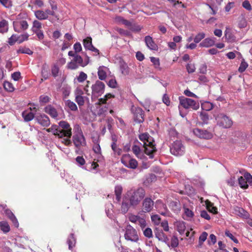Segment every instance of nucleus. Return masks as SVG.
Here are the masks:
<instances>
[{
    "mask_svg": "<svg viewBox=\"0 0 252 252\" xmlns=\"http://www.w3.org/2000/svg\"><path fill=\"white\" fill-rule=\"evenodd\" d=\"M146 194L145 189L142 188L131 189L125 195V200L129 202L130 206L135 207L144 199Z\"/></svg>",
    "mask_w": 252,
    "mask_h": 252,
    "instance_id": "nucleus-1",
    "label": "nucleus"
},
{
    "mask_svg": "<svg viewBox=\"0 0 252 252\" xmlns=\"http://www.w3.org/2000/svg\"><path fill=\"white\" fill-rule=\"evenodd\" d=\"M139 138L143 142L144 153L149 156L150 158H153L154 157V153L157 151L155 145L154 144V140L153 138L146 132L140 134L139 135Z\"/></svg>",
    "mask_w": 252,
    "mask_h": 252,
    "instance_id": "nucleus-2",
    "label": "nucleus"
},
{
    "mask_svg": "<svg viewBox=\"0 0 252 252\" xmlns=\"http://www.w3.org/2000/svg\"><path fill=\"white\" fill-rule=\"evenodd\" d=\"M21 14L18 15L15 21L13 22L14 31L18 33L22 32L27 30L29 24L26 20L21 18Z\"/></svg>",
    "mask_w": 252,
    "mask_h": 252,
    "instance_id": "nucleus-3",
    "label": "nucleus"
},
{
    "mask_svg": "<svg viewBox=\"0 0 252 252\" xmlns=\"http://www.w3.org/2000/svg\"><path fill=\"white\" fill-rule=\"evenodd\" d=\"M180 104L185 109L191 108L196 110L199 107V104L193 99L184 97H179Z\"/></svg>",
    "mask_w": 252,
    "mask_h": 252,
    "instance_id": "nucleus-4",
    "label": "nucleus"
},
{
    "mask_svg": "<svg viewBox=\"0 0 252 252\" xmlns=\"http://www.w3.org/2000/svg\"><path fill=\"white\" fill-rule=\"evenodd\" d=\"M89 63V60L86 62H84L82 58L79 55H77L74 58L67 64V68L70 69L74 70L78 68L79 66L85 67Z\"/></svg>",
    "mask_w": 252,
    "mask_h": 252,
    "instance_id": "nucleus-5",
    "label": "nucleus"
},
{
    "mask_svg": "<svg viewBox=\"0 0 252 252\" xmlns=\"http://www.w3.org/2000/svg\"><path fill=\"white\" fill-rule=\"evenodd\" d=\"M216 120L217 121V124L223 128H229L233 124L232 120L223 114L219 115L216 118Z\"/></svg>",
    "mask_w": 252,
    "mask_h": 252,
    "instance_id": "nucleus-6",
    "label": "nucleus"
},
{
    "mask_svg": "<svg viewBox=\"0 0 252 252\" xmlns=\"http://www.w3.org/2000/svg\"><path fill=\"white\" fill-rule=\"evenodd\" d=\"M122 163L126 167L135 169L138 166V162L134 159L131 158L129 154H125L121 158Z\"/></svg>",
    "mask_w": 252,
    "mask_h": 252,
    "instance_id": "nucleus-7",
    "label": "nucleus"
},
{
    "mask_svg": "<svg viewBox=\"0 0 252 252\" xmlns=\"http://www.w3.org/2000/svg\"><path fill=\"white\" fill-rule=\"evenodd\" d=\"M72 138L73 143L77 148H79L81 146H86L85 138L81 128H78L77 132L74 134Z\"/></svg>",
    "mask_w": 252,
    "mask_h": 252,
    "instance_id": "nucleus-8",
    "label": "nucleus"
},
{
    "mask_svg": "<svg viewBox=\"0 0 252 252\" xmlns=\"http://www.w3.org/2000/svg\"><path fill=\"white\" fill-rule=\"evenodd\" d=\"M105 84L100 81L97 80L92 86V94L95 97L101 95L105 90Z\"/></svg>",
    "mask_w": 252,
    "mask_h": 252,
    "instance_id": "nucleus-9",
    "label": "nucleus"
},
{
    "mask_svg": "<svg viewBox=\"0 0 252 252\" xmlns=\"http://www.w3.org/2000/svg\"><path fill=\"white\" fill-rule=\"evenodd\" d=\"M125 238L126 240L134 242H137L139 240L137 231L131 225L126 226Z\"/></svg>",
    "mask_w": 252,
    "mask_h": 252,
    "instance_id": "nucleus-10",
    "label": "nucleus"
},
{
    "mask_svg": "<svg viewBox=\"0 0 252 252\" xmlns=\"http://www.w3.org/2000/svg\"><path fill=\"white\" fill-rule=\"evenodd\" d=\"M170 150L172 155L179 156L184 154L185 148L181 141L176 140L173 142Z\"/></svg>",
    "mask_w": 252,
    "mask_h": 252,
    "instance_id": "nucleus-11",
    "label": "nucleus"
},
{
    "mask_svg": "<svg viewBox=\"0 0 252 252\" xmlns=\"http://www.w3.org/2000/svg\"><path fill=\"white\" fill-rule=\"evenodd\" d=\"M133 115L134 121L137 123H142L144 121V111L142 108L133 106L131 109Z\"/></svg>",
    "mask_w": 252,
    "mask_h": 252,
    "instance_id": "nucleus-12",
    "label": "nucleus"
},
{
    "mask_svg": "<svg viewBox=\"0 0 252 252\" xmlns=\"http://www.w3.org/2000/svg\"><path fill=\"white\" fill-rule=\"evenodd\" d=\"M154 202L151 197H147L143 199L142 203V211L144 213L151 212L154 208Z\"/></svg>",
    "mask_w": 252,
    "mask_h": 252,
    "instance_id": "nucleus-13",
    "label": "nucleus"
},
{
    "mask_svg": "<svg viewBox=\"0 0 252 252\" xmlns=\"http://www.w3.org/2000/svg\"><path fill=\"white\" fill-rule=\"evenodd\" d=\"M193 132L195 135L200 138L209 139L212 137V134L206 130L196 128L193 129Z\"/></svg>",
    "mask_w": 252,
    "mask_h": 252,
    "instance_id": "nucleus-14",
    "label": "nucleus"
},
{
    "mask_svg": "<svg viewBox=\"0 0 252 252\" xmlns=\"http://www.w3.org/2000/svg\"><path fill=\"white\" fill-rule=\"evenodd\" d=\"M37 122L43 126L47 127L50 125L49 118L45 114H40L36 118Z\"/></svg>",
    "mask_w": 252,
    "mask_h": 252,
    "instance_id": "nucleus-15",
    "label": "nucleus"
},
{
    "mask_svg": "<svg viewBox=\"0 0 252 252\" xmlns=\"http://www.w3.org/2000/svg\"><path fill=\"white\" fill-rule=\"evenodd\" d=\"M156 208L158 212L163 216H166L168 213L166 205L160 200L156 201Z\"/></svg>",
    "mask_w": 252,
    "mask_h": 252,
    "instance_id": "nucleus-16",
    "label": "nucleus"
},
{
    "mask_svg": "<svg viewBox=\"0 0 252 252\" xmlns=\"http://www.w3.org/2000/svg\"><path fill=\"white\" fill-rule=\"evenodd\" d=\"M44 112L49 115L52 118L56 119L58 117L57 109L52 105H47L44 109Z\"/></svg>",
    "mask_w": 252,
    "mask_h": 252,
    "instance_id": "nucleus-17",
    "label": "nucleus"
},
{
    "mask_svg": "<svg viewBox=\"0 0 252 252\" xmlns=\"http://www.w3.org/2000/svg\"><path fill=\"white\" fill-rule=\"evenodd\" d=\"M145 42L147 46L151 50H157L158 46L154 41L153 38L150 36H146L145 37Z\"/></svg>",
    "mask_w": 252,
    "mask_h": 252,
    "instance_id": "nucleus-18",
    "label": "nucleus"
},
{
    "mask_svg": "<svg viewBox=\"0 0 252 252\" xmlns=\"http://www.w3.org/2000/svg\"><path fill=\"white\" fill-rule=\"evenodd\" d=\"M44 12H45L47 17H48V19H49L52 23H54L55 20H58L59 19V15H57L53 10L47 9H46Z\"/></svg>",
    "mask_w": 252,
    "mask_h": 252,
    "instance_id": "nucleus-19",
    "label": "nucleus"
},
{
    "mask_svg": "<svg viewBox=\"0 0 252 252\" xmlns=\"http://www.w3.org/2000/svg\"><path fill=\"white\" fill-rule=\"evenodd\" d=\"M215 43V38H206L199 44V46L201 47H210L213 46Z\"/></svg>",
    "mask_w": 252,
    "mask_h": 252,
    "instance_id": "nucleus-20",
    "label": "nucleus"
},
{
    "mask_svg": "<svg viewBox=\"0 0 252 252\" xmlns=\"http://www.w3.org/2000/svg\"><path fill=\"white\" fill-rule=\"evenodd\" d=\"M224 36L225 37L227 42H232L235 41V37L231 32V29L228 27H226L224 32Z\"/></svg>",
    "mask_w": 252,
    "mask_h": 252,
    "instance_id": "nucleus-21",
    "label": "nucleus"
},
{
    "mask_svg": "<svg viewBox=\"0 0 252 252\" xmlns=\"http://www.w3.org/2000/svg\"><path fill=\"white\" fill-rule=\"evenodd\" d=\"M34 16L38 20H44L48 19L45 12L42 10H38L34 11Z\"/></svg>",
    "mask_w": 252,
    "mask_h": 252,
    "instance_id": "nucleus-22",
    "label": "nucleus"
},
{
    "mask_svg": "<svg viewBox=\"0 0 252 252\" xmlns=\"http://www.w3.org/2000/svg\"><path fill=\"white\" fill-rule=\"evenodd\" d=\"M120 68L122 73L124 75H127L129 72V68L126 63L122 61L120 63Z\"/></svg>",
    "mask_w": 252,
    "mask_h": 252,
    "instance_id": "nucleus-23",
    "label": "nucleus"
},
{
    "mask_svg": "<svg viewBox=\"0 0 252 252\" xmlns=\"http://www.w3.org/2000/svg\"><path fill=\"white\" fill-rule=\"evenodd\" d=\"M235 211L238 216L243 218L247 219L249 216V213L242 208L237 207Z\"/></svg>",
    "mask_w": 252,
    "mask_h": 252,
    "instance_id": "nucleus-24",
    "label": "nucleus"
},
{
    "mask_svg": "<svg viewBox=\"0 0 252 252\" xmlns=\"http://www.w3.org/2000/svg\"><path fill=\"white\" fill-rule=\"evenodd\" d=\"M132 150L137 158L140 159L143 158L144 155L138 146L135 145H133L132 147Z\"/></svg>",
    "mask_w": 252,
    "mask_h": 252,
    "instance_id": "nucleus-25",
    "label": "nucleus"
},
{
    "mask_svg": "<svg viewBox=\"0 0 252 252\" xmlns=\"http://www.w3.org/2000/svg\"><path fill=\"white\" fill-rule=\"evenodd\" d=\"M58 126L66 130V134H70V132H72L71 128L69 124L65 121H61Z\"/></svg>",
    "mask_w": 252,
    "mask_h": 252,
    "instance_id": "nucleus-26",
    "label": "nucleus"
},
{
    "mask_svg": "<svg viewBox=\"0 0 252 252\" xmlns=\"http://www.w3.org/2000/svg\"><path fill=\"white\" fill-rule=\"evenodd\" d=\"M155 232V235L159 241L166 242L168 240L167 236L162 232V230H156Z\"/></svg>",
    "mask_w": 252,
    "mask_h": 252,
    "instance_id": "nucleus-27",
    "label": "nucleus"
},
{
    "mask_svg": "<svg viewBox=\"0 0 252 252\" xmlns=\"http://www.w3.org/2000/svg\"><path fill=\"white\" fill-rule=\"evenodd\" d=\"M104 66H100L98 69L97 75L100 80H105L107 77V74Z\"/></svg>",
    "mask_w": 252,
    "mask_h": 252,
    "instance_id": "nucleus-28",
    "label": "nucleus"
},
{
    "mask_svg": "<svg viewBox=\"0 0 252 252\" xmlns=\"http://www.w3.org/2000/svg\"><path fill=\"white\" fill-rule=\"evenodd\" d=\"M67 242L68 245L69 249L72 250V249L75 246L76 243V239L74 234L71 233L69 235Z\"/></svg>",
    "mask_w": 252,
    "mask_h": 252,
    "instance_id": "nucleus-29",
    "label": "nucleus"
},
{
    "mask_svg": "<svg viewBox=\"0 0 252 252\" xmlns=\"http://www.w3.org/2000/svg\"><path fill=\"white\" fill-rule=\"evenodd\" d=\"M8 22L4 19H2L0 21V32L4 33L8 31Z\"/></svg>",
    "mask_w": 252,
    "mask_h": 252,
    "instance_id": "nucleus-30",
    "label": "nucleus"
},
{
    "mask_svg": "<svg viewBox=\"0 0 252 252\" xmlns=\"http://www.w3.org/2000/svg\"><path fill=\"white\" fill-rule=\"evenodd\" d=\"M0 228L5 233L8 232L10 230V226L6 221L0 222Z\"/></svg>",
    "mask_w": 252,
    "mask_h": 252,
    "instance_id": "nucleus-31",
    "label": "nucleus"
},
{
    "mask_svg": "<svg viewBox=\"0 0 252 252\" xmlns=\"http://www.w3.org/2000/svg\"><path fill=\"white\" fill-rule=\"evenodd\" d=\"M206 208L207 210L210 212L214 214H217L218 213L217 207L214 206L213 204L209 201V200H207L206 201Z\"/></svg>",
    "mask_w": 252,
    "mask_h": 252,
    "instance_id": "nucleus-32",
    "label": "nucleus"
},
{
    "mask_svg": "<svg viewBox=\"0 0 252 252\" xmlns=\"http://www.w3.org/2000/svg\"><path fill=\"white\" fill-rule=\"evenodd\" d=\"M42 29V23L38 20H35L32 22V31L34 32V31L41 30Z\"/></svg>",
    "mask_w": 252,
    "mask_h": 252,
    "instance_id": "nucleus-33",
    "label": "nucleus"
},
{
    "mask_svg": "<svg viewBox=\"0 0 252 252\" xmlns=\"http://www.w3.org/2000/svg\"><path fill=\"white\" fill-rule=\"evenodd\" d=\"M238 182L240 187L243 189H246L249 187L248 182L247 180H246V178L244 177V176H241L240 178H239Z\"/></svg>",
    "mask_w": 252,
    "mask_h": 252,
    "instance_id": "nucleus-34",
    "label": "nucleus"
},
{
    "mask_svg": "<svg viewBox=\"0 0 252 252\" xmlns=\"http://www.w3.org/2000/svg\"><path fill=\"white\" fill-rule=\"evenodd\" d=\"M67 131L58 126V136L59 138H62L63 137H71L72 135V132H70V134H66Z\"/></svg>",
    "mask_w": 252,
    "mask_h": 252,
    "instance_id": "nucleus-35",
    "label": "nucleus"
},
{
    "mask_svg": "<svg viewBox=\"0 0 252 252\" xmlns=\"http://www.w3.org/2000/svg\"><path fill=\"white\" fill-rule=\"evenodd\" d=\"M22 116L26 122H29L33 119L34 115L31 112L27 113L26 111H24L22 113Z\"/></svg>",
    "mask_w": 252,
    "mask_h": 252,
    "instance_id": "nucleus-36",
    "label": "nucleus"
},
{
    "mask_svg": "<svg viewBox=\"0 0 252 252\" xmlns=\"http://www.w3.org/2000/svg\"><path fill=\"white\" fill-rule=\"evenodd\" d=\"M123 191V188L121 186H117L115 188V193L116 198L118 201H120L121 198V194Z\"/></svg>",
    "mask_w": 252,
    "mask_h": 252,
    "instance_id": "nucleus-37",
    "label": "nucleus"
},
{
    "mask_svg": "<svg viewBox=\"0 0 252 252\" xmlns=\"http://www.w3.org/2000/svg\"><path fill=\"white\" fill-rule=\"evenodd\" d=\"M65 104L71 111H75L78 110L76 104L69 99L67 100Z\"/></svg>",
    "mask_w": 252,
    "mask_h": 252,
    "instance_id": "nucleus-38",
    "label": "nucleus"
},
{
    "mask_svg": "<svg viewBox=\"0 0 252 252\" xmlns=\"http://www.w3.org/2000/svg\"><path fill=\"white\" fill-rule=\"evenodd\" d=\"M151 62L153 63L154 67L159 70H160L159 59L154 57H150Z\"/></svg>",
    "mask_w": 252,
    "mask_h": 252,
    "instance_id": "nucleus-39",
    "label": "nucleus"
},
{
    "mask_svg": "<svg viewBox=\"0 0 252 252\" xmlns=\"http://www.w3.org/2000/svg\"><path fill=\"white\" fill-rule=\"evenodd\" d=\"M92 39L91 37H87L83 40V45L86 49L89 50L90 48H92Z\"/></svg>",
    "mask_w": 252,
    "mask_h": 252,
    "instance_id": "nucleus-40",
    "label": "nucleus"
},
{
    "mask_svg": "<svg viewBox=\"0 0 252 252\" xmlns=\"http://www.w3.org/2000/svg\"><path fill=\"white\" fill-rule=\"evenodd\" d=\"M247 22L244 16L241 15L239 17L238 27L240 29L247 27Z\"/></svg>",
    "mask_w": 252,
    "mask_h": 252,
    "instance_id": "nucleus-41",
    "label": "nucleus"
},
{
    "mask_svg": "<svg viewBox=\"0 0 252 252\" xmlns=\"http://www.w3.org/2000/svg\"><path fill=\"white\" fill-rule=\"evenodd\" d=\"M213 104L208 101L205 102L201 104V108L206 111H210L213 108Z\"/></svg>",
    "mask_w": 252,
    "mask_h": 252,
    "instance_id": "nucleus-42",
    "label": "nucleus"
},
{
    "mask_svg": "<svg viewBox=\"0 0 252 252\" xmlns=\"http://www.w3.org/2000/svg\"><path fill=\"white\" fill-rule=\"evenodd\" d=\"M3 88L6 91L9 92H12L14 90L13 84L8 81H5L3 83Z\"/></svg>",
    "mask_w": 252,
    "mask_h": 252,
    "instance_id": "nucleus-43",
    "label": "nucleus"
},
{
    "mask_svg": "<svg viewBox=\"0 0 252 252\" xmlns=\"http://www.w3.org/2000/svg\"><path fill=\"white\" fill-rule=\"evenodd\" d=\"M17 53L18 54H27L28 55H32L33 52L29 48L27 47H20L17 51Z\"/></svg>",
    "mask_w": 252,
    "mask_h": 252,
    "instance_id": "nucleus-44",
    "label": "nucleus"
},
{
    "mask_svg": "<svg viewBox=\"0 0 252 252\" xmlns=\"http://www.w3.org/2000/svg\"><path fill=\"white\" fill-rule=\"evenodd\" d=\"M126 201L124 198L121 206V211L124 213H126L128 211L129 206H130L129 202Z\"/></svg>",
    "mask_w": 252,
    "mask_h": 252,
    "instance_id": "nucleus-45",
    "label": "nucleus"
},
{
    "mask_svg": "<svg viewBox=\"0 0 252 252\" xmlns=\"http://www.w3.org/2000/svg\"><path fill=\"white\" fill-rule=\"evenodd\" d=\"M18 39V35L13 34L8 38V43L10 45L12 46L17 41L19 43Z\"/></svg>",
    "mask_w": 252,
    "mask_h": 252,
    "instance_id": "nucleus-46",
    "label": "nucleus"
},
{
    "mask_svg": "<svg viewBox=\"0 0 252 252\" xmlns=\"http://www.w3.org/2000/svg\"><path fill=\"white\" fill-rule=\"evenodd\" d=\"M143 231L144 235L148 238H152L153 237V232L151 228L149 227L145 228L142 230Z\"/></svg>",
    "mask_w": 252,
    "mask_h": 252,
    "instance_id": "nucleus-47",
    "label": "nucleus"
},
{
    "mask_svg": "<svg viewBox=\"0 0 252 252\" xmlns=\"http://www.w3.org/2000/svg\"><path fill=\"white\" fill-rule=\"evenodd\" d=\"M177 230L181 234L184 233L186 229L185 223L184 222H179L177 225Z\"/></svg>",
    "mask_w": 252,
    "mask_h": 252,
    "instance_id": "nucleus-48",
    "label": "nucleus"
},
{
    "mask_svg": "<svg viewBox=\"0 0 252 252\" xmlns=\"http://www.w3.org/2000/svg\"><path fill=\"white\" fill-rule=\"evenodd\" d=\"M200 117L201 120L203 121L204 124H207L209 120V117L208 113L203 111L200 113Z\"/></svg>",
    "mask_w": 252,
    "mask_h": 252,
    "instance_id": "nucleus-49",
    "label": "nucleus"
},
{
    "mask_svg": "<svg viewBox=\"0 0 252 252\" xmlns=\"http://www.w3.org/2000/svg\"><path fill=\"white\" fill-rule=\"evenodd\" d=\"M111 148L115 154L120 156L122 154V150L117 147V144L112 143L111 144Z\"/></svg>",
    "mask_w": 252,
    "mask_h": 252,
    "instance_id": "nucleus-50",
    "label": "nucleus"
},
{
    "mask_svg": "<svg viewBox=\"0 0 252 252\" xmlns=\"http://www.w3.org/2000/svg\"><path fill=\"white\" fill-rule=\"evenodd\" d=\"M58 128L57 125H53L50 128H47L46 130L48 132H52L54 135L58 136Z\"/></svg>",
    "mask_w": 252,
    "mask_h": 252,
    "instance_id": "nucleus-51",
    "label": "nucleus"
},
{
    "mask_svg": "<svg viewBox=\"0 0 252 252\" xmlns=\"http://www.w3.org/2000/svg\"><path fill=\"white\" fill-rule=\"evenodd\" d=\"M51 100V98L45 95H41L39 96V100L40 103H42L43 104H45L48 102H49Z\"/></svg>",
    "mask_w": 252,
    "mask_h": 252,
    "instance_id": "nucleus-52",
    "label": "nucleus"
},
{
    "mask_svg": "<svg viewBox=\"0 0 252 252\" xmlns=\"http://www.w3.org/2000/svg\"><path fill=\"white\" fill-rule=\"evenodd\" d=\"M151 220L152 222L155 225H159L160 223L161 218L158 215H153L151 216Z\"/></svg>",
    "mask_w": 252,
    "mask_h": 252,
    "instance_id": "nucleus-53",
    "label": "nucleus"
},
{
    "mask_svg": "<svg viewBox=\"0 0 252 252\" xmlns=\"http://www.w3.org/2000/svg\"><path fill=\"white\" fill-rule=\"evenodd\" d=\"M248 66V64L245 61L244 59H243L238 68V71L242 73L246 69Z\"/></svg>",
    "mask_w": 252,
    "mask_h": 252,
    "instance_id": "nucleus-54",
    "label": "nucleus"
},
{
    "mask_svg": "<svg viewBox=\"0 0 252 252\" xmlns=\"http://www.w3.org/2000/svg\"><path fill=\"white\" fill-rule=\"evenodd\" d=\"M62 91L63 95V98L67 97L70 93V88L68 87H64L62 88Z\"/></svg>",
    "mask_w": 252,
    "mask_h": 252,
    "instance_id": "nucleus-55",
    "label": "nucleus"
},
{
    "mask_svg": "<svg viewBox=\"0 0 252 252\" xmlns=\"http://www.w3.org/2000/svg\"><path fill=\"white\" fill-rule=\"evenodd\" d=\"M179 245V240L176 236H173L171 239V247L175 248L178 247Z\"/></svg>",
    "mask_w": 252,
    "mask_h": 252,
    "instance_id": "nucleus-56",
    "label": "nucleus"
},
{
    "mask_svg": "<svg viewBox=\"0 0 252 252\" xmlns=\"http://www.w3.org/2000/svg\"><path fill=\"white\" fill-rule=\"evenodd\" d=\"M208 233L206 232H203L200 235L199 238V245L201 246L203 242L206 240Z\"/></svg>",
    "mask_w": 252,
    "mask_h": 252,
    "instance_id": "nucleus-57",
    "label": "nucleus"
},
{
    "mask_svg": "<svg viewBox=\"0 0 252 252\" xmlns=\"http://www.w3.org/2000/svg\"><path fill=\"white\" fill-rule=\"evenodd\" d=\"M205 36V34L203 32H200L198 33L194 38V41L195 43H199L202 39Z\"/></svg>",
    "mask_w": 252,
    "mask_h": 252,
    "instance_id": "nucleus-58",
    "label": "nucleus"
},
{
    "mask_svg": "<svg viewBox=\"0 0 252 252\" xmlns=\"http://www.w3.org/2000/svg\"><path fill=\"white\" fill-rule=\"evenodd\" d=\"M29 37V35L27 33H25L23 34H21L20 35H18V40H19V43H22L25 41H27L28 40Z\"/></svg>",
    "mask_w": 252,
    "mask_h": 252,
    "instance_id": "nucleus-59",
    "label": "nucleus"
},
{
    "mask_svg": "<svg viewBox=\"0 0 252 252\" xmlns=\"http://www.w3.org/2000/svg\"><path fill=\"white\" fill-rule=\"evenodd\" d=\"M87 78V75L84 72H80L79 76L77 77V80L79 82L82 83L86 80Z\"/></svg>",
    "mask_w": 252,
    "mask_h": 252,
    "instance_id": "nucleus-60",
    "label": "nucleus"
},
{
    "mask_svg": "<svg viewBox=\"0 0 252 252\" xmlns=\"http://www.w3.org/2000/svg\"><path fill=\"white\" fill-rule=\"evenodd\" d=\"M75 100L79 107L83 106L85 103L84 97L83 96H75Z\"/></svg>",
    "mask_w": 252,
    "mask_h": 252,
    "instance_id": "nucleus-61",
    "label": "nucleus"
},
{
    "mask_svg": "<svg viewBox=\"0 0 252 252\" xmlns=\"http://www.w3.org/2000/svg\"><path fill=\"white\" fill-rule=\"evenodd\" d=\"M0 3L5 8H10L12 5L11 0H0Z\"/></svg>",
    "mask_w": 252,
    "mask_h": 252,
    "instance_id": "nucleus-62",
    "label": "nucleus"
},
{
    "mask_svg": "<svg viewBox=\"0 0 252 252\" xmlns=\"http://www.w3.org/2000/svg\"><path fill=\"white\" fill-rule=\"evenodd\" d=\"M186 69L189 73H191L195 71V67L193 64L188 63L186 65Z\"/></svg>",
    "mask_w": 252,
    "mask_h": 252,
    "instance_id": "nucleus-63",
    "label": "nucleus"
},
{
    "mask_svg": "<svg viewBox=\"0 0 252 252\" xmlns=\"http://www.w3.org/2000/svg\"><path fill=\"white\" fill-rule=\"evenodd\" d=\"M52 74L54 77H56L58 76L59 72V67L57 65H54L51 69Z\"/></svg>",
    "mask_w": 252,
    "mask_h": 252,
    "instance_id": "nucleus-64",
    "label": "nucleus"
}]
</instances>
